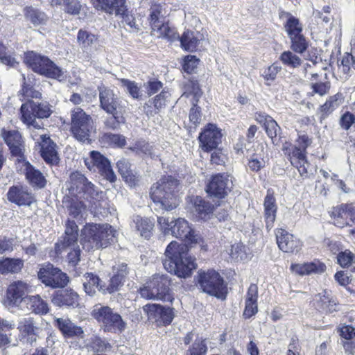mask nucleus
I'll return each instance as SVG.
<instances>
[{
    "label": "nucleus",
    "instance_id": "41",
    "mask_svg": "<svg viewBox=\"0 0 355 355\" xmlns=\"http://www.w3.org/2000/svg\"><path fill=\"white\" fill-rule=\"evenodd\" d=\"M343 101V96L341 93H337L336 94L329 97L326 102L320 107V112L322 114V116L325 118L332 113L340 105Z\"/></svg>",
    "mask_w": 355,
    "mask_h": 355
},
{
    "label": "nucleus",
    "instance_id": "1",
    "mask_svg": "<svg viewBox=\"0 0 355 355\" xmlns=\"http://www.w3.org/2000/svg\"><path fill=\"white\" fill-rule=\"evenodd\" d=\"M195 260L189 255L186 244L173 241L166 247L163 266L171 274L180 278H187L190 277L192 271L196 268Z\"/></svg>",
    "mask_w": 355,
    "mask_h": 355
},
{
    "label": "nucleus",
    "instance_id": "4",
    "mask_svg": "<svg viewBox=\"0 0 355 355\" xmlns=\"http://www.w3.org/2000/svg\"><path fill=\"white\" fill-rule=\"evenodd\" d=\"M116 233L109 224H87L83 230V248L90 250L105 248L113 242Z\"/></svg>",
    "mask_w": 355,
    "mask_h": 355
},
{
    "label": "nucleus",
    "instance_id": "21",
    "mask_svg": "<svg viewBox=\"0 0 355 355\" xmlns=\"http://www.w3.org/2000/svg\"><path fill=\"white\" fill-rule=\"evenodd\" d=\"M8 200L19 206H30L35 201L34 195L26 186L15 185L9 188Z\"/></svg>",
    "mask_w": 355,
    "mask_h": 355
},
{
    "label": "nucleus",
    "instance_id": "3",
    "mask_svg": "<svg viewBox=\"0 0 355 355\" xmlns=\"http://www.w3.org/2000/svg\"><path fill=\"white\" fill-rule=\"evenodd\" d=\"M178 181L171 176L161 178L151 187L150 197L155 210L170 211L178 205Z\"/></svg>",
    "mask_w": 355,
    "mask_h": 355
},
{
    "label": "nucleus",
    "instance_id": "50",
    "mask_svg": "<svg viewBox=\"0 0 355 355\" xmlns=\"http://www.w3.org/2000/svg\"><path fill=\"white\" fill-rule=\"evenodd\" d=\"M202 95L199 84L196 80H189L185 86V92L183 96L189 97L192 96L191 103L196 106Z\"/></svg>",
    "mask_w": 355,
    "mask_h": 355
},
{
    "label": "nucleus",
    "instance_id": "6",
    "mask_svg": "<svg viewBox=\"0 0 355 355\" xmlns=\"http://www.w3.org/2000/svg\"><path fill=\"white\" fill-rule=\"evenodd\" d=\"M64 233L63 241L55 244L56 252L67 251L69 263L76 266L80 261V250L78 244V227L75 221L67 220Z\"/></svg>",
    "mask_w": 355,
    "mask_h": 355
},
{
    "label": "nucleus",
    "instance_id": "60",
    "mask_svg": "<svg viewBox=\"0 0 355 355\" xmlns=\"http://www.w3.org/2000/svg\"><path fill=\"white\" fill-rule=\"evenodd\" d=\"M351 53L343 57L341 63L343 67H347L348 69L352 67L355 69V35L351 41Z\"/></svg>",
    "mask_w": 355,
    "mask_h": 355
},
{
    "label": "nucleus",
    "instance_id": "24",
    "mask_svg": "<svg viewBox=\"0 0 355 355\" xmlns=\"http://www.w3.org/2000/svg\"><path fill=\"white\" fill-rule=\"evenodd\" d=\"M276 238L277 245L283 252H297L301 248V241L283 229L277 230Z\"/></svg>",
    "mask_w": 355,
    "mask_h": 355
},
{
    "label": "nucleus",
    "instance_id": "22",
    "mask_svg": "<svg viewBox=\"0 0 355 355\" xmlns=\"http://www.w3.org/2000/svg\"><path fill=\"white\" fill-rule=\"evenodd\" d=\"M1 136L8 146L12 155L17 157L20 159L24 158V146L20 133L15 130L3 129Z\"/></svg>",
    "mask_w": 355,
    "mask_h": 355
},
{
    "label": "nucleus",
    "instance_id": "28",
    "mask_svg": "<svg viewBox=\"0 0 355 355\" xmlns=\"http://www.w3.org/2000/svg\"><path fill=\"white\" fill-rule=\"evenodd\" d=\"M28 291V285L22 281L12 283L8 288L7 297L13 305L24 303V297Z\"/></svg>",
    "mask_w": 355,
    "mask_h": 355
},
{
    "label": "nucleus",
    "instance_id": "61",
    "mask_svg": "<svg viewBox=\"0 0 355 355\" xmlns=\"http://www.w3.org/2000/svg\"><path fill=\"white\" fill-rule=\"evenodd\" d=\"M103 138L110 144L120 148L123 147L126 144L125 137L121 135L106 133Z\"/></svg>",
    "mask_w": 355,
    "mask_h": 355
},
{
    "label": "nucleus",
    "instance_id": "15",
    "mask_svg": "<svg viewBox=\"0 0 355 355\" xmlns=\"http://www.w3.org/2000/svg\"><path fill=\"white\" fill-rule=\"evenodd\" d=\"M85 164L89 171L99 172L110 182H114L116 180V178L111 168L110 162L100 153L92 151L89 157L85 159Z\"/></svg>",
    "mask_w": 355,
    "mask_h": 355
},
{
    "label": "nucleus",
    "instance_id": "49",
    "mask_svg": "<svg viewBox=\"0 0 355 355\" xmlns=\"http://www.w3.org/2000/svg\"><path fill=\"white\" fill-rule=\"evenodd\" d=\"M26 18L35 25L44 24L47 20L44 12L32 7H27L24 9Z\"/></svg>",
    "mask_w": 355,
    "mask_h": 355
},
{
    "label": "nucleus",
    "instance_id": "16",
    "mask_svg": "<svg viewBox=\"0 0 355 355\" xmlns=\"http://www.w3.org/2000/svg\"><path fill=\"white\" fill-rule=\"evenodd\" d=\"M331 216L335 225L339 227L345 226L354 227L350 230L352 234H355V205L353 204H342L333 207Z\"/></svg>",
    "mask_w": 355,
    "mask_h": 355
},
{
    "label": "nucleus",
    "instance_id": "57",
    "mask_svg": "<svg viewBox=\"0 0 355 355\" xmlns=\"http://www.w3.org/2000/svg\"><path fill=\"white\" fill-rule=\"evenodd\" d=\"M88 345L94 352H106L112 348L108 342L98 336L92 337Z\"/></svg>",
    "mask_w": 355,
    "mask_h": 355
},
{
    "label": "nucleus",
    "instance_id": "25",
    "mask_svg": "<svg viewBox=\"0 0 355 355\" xmlns=\"http://www.w3.org/2000/svg\"><path fill=\"white\" fill-rule=\"evenodd\" d=\"M101 107L107 113L114 114L116 112L118 101L114 91L107 87H98Z\"/></svg>",
    "mask_w": 355,
    "mask_h": 355
},
{
    "label": "nucleus",
    "instance_id": "43",
    "mask_svg": "<svg viewBox=\"0 0 355 355\" xmlns=\"http://www.w3.org/2000/svg\"><path fill=\"white\" fill-rule=\"evenodd\" d=\"M82 281L85 293L91 296L96 293V289L100 291V287L103 286L99 277L92 272L85 274Z\"/></svg>",
    "mask_w": 355,
    "mask_h": 355
},
{
    "label": "nucleus",
    "instance_id": "9",
    "mask_svg": "<svg viewBox=\"0 0 355 355\" xmlns=\"http://www.w3.org/2000/svg\"><path fill=\"white\" fill-rule=\"evenodd\" d=\"M71 131L78 141L89 143L91 133L94 131V122L80 107H75L71 111Z\"/></svg>",
    "mask_w": 355,
    "mask_h": 355
},
{
    "label": "nucleus",
    "instance_id": "54",
    "mask_svg": "<svg viewBox=\"0 0 355 355\" xmlns=\"http://www.w3.org/2000/svg\"><path fill=\"white\" fill-rule=\"evenodd\" d=\"M17 329L23 336H29L36 334L37 328L35 326L33 318H22L19 321Z\"/></svg>",
    "mask_w": 355,
    "mask_h": 355
},
{
    "label": "nucleus",
    "instance_id": "10",
    "mask_svg": "<svg viewBox=\"0 0 355 355\" xmlns=\"http://www.w3.org/2000/svg\"><path fill=\"white\" fill-rule=\"evenodd\" d=\"M25 62L33 71L60 81L64 78V71L56 66L49 58L35 52H28L25 56Z\"/></svg>",
    "mask_w": 355,
    "mask_h": 355
},
{
    "label": "nucleus",
    "instance_id": "59",
    "mask_svg": "<svg viewBox=\"0 0 355 355\" xmlns=\"http://www.w3.org/2000/svg\"><path fill=\"white\" fill-rule=\"evenodd\" d=\"M0 61L7 66L15 67L18 62L8 51L7 47L0 42Z\"/></svg>",
    "mask_w": 355,
    "mask_h": 355
},
{
    "label": "nucleus",
    "instance_id": "27",
    "mask_svg": "<svg viewBox=\"0 0 355 355\" xmlns=\"http://www.w3.org/2000/svg\"><path fill=\"white\" fill-rule=\"evenodd\" d=\"M53 325L60 331L64 338L81 337L83 334L82 328L67 318H55Z\"/></svg>",
    "mask_w": 355,
    "mask_h": 355
},
{
    "label": "nucleus",
    "instance_id": "23",
    "mask_svg": "<svg viewBox=\"0 0 355 355\" xmlns=\"http://www.w3.org/2000/svg\"><path fill=\"white\" fill-rule=\"evenodd\" d=\"M79 198L87 200L96 211L104 207L106 204L103 192L90 181L88 182Z\"/></svg>",
    "mask_w": 355,
    "mask_h": 355
},
{
    "label": "nucleus",
    "instance_id": "19",
    "mask_svg": "<svg viewBox=\"0 0 355 355\" xmlns=\"http://www.w3.org/2000/svg\"><path fill=\"white\" fill-rule=\"evenodd\" d=\"M148 319L153 320L157 326L169 325L175 316L173 309L153 304L146 305L144 308Z\"/></svg>",
    "mask_w": 355,
    "mask_h": 355
},
{
    "label": "nucleus",
    "instance_id": "12",
    "mask_svg": "<svg viewBox=\"0 0 355 355\" xmlns=\"http://www.w3.org/2000/svg\"><path fill=\"white\" fill-rule=\"evenodd\" d=\"M52 113L51 106L48 102H35L28 101L22 104L21 107V120L27 125H33L40 130L39 124L35 119L48 118ZM42 131H43L42 130Z\"/></svg>",
    "mask_w": 355,
    "mask_h": 355
},
{
    "label": "nucleus",
    "instance_id": "51",
    "mask_svg": "<svg viewBox=\"0 0 355 355\" xmlns=\"http://www.w3.org/2000/svg\"><path fill=\"white\" fill-rule=\"evenodd\" d=\"M128 149L137 155H146L151 157L154 156L153 146L143 139L136 141Z\"/></svg>",
    "mask_w": 355,
    "mask_h": 355
},
{
    "label": "nucleus",
    "instance_id": "30",
    "mask_svg": "<svg viewBox=\"0 0 355 355\" xmlns=\"http://www.w3.org/2000/svg\"><path fill=\"white\" fill-rule=\"evenodd\" d=\"M193 212L199 219L207 220L211 218L214 211V205L200 196L191 199Z\"/></svg>",
    "mask_w": 355,
    "mask_h": 355
},
{
    "label": "nucleus",
    "instance_id": "64",
    "mask_svg": "<svg viewBox=\"0 0 355 355\" xmlns=\"http://www.w3.org/2000/svg\"><path fill=\"white\" fill-rule=\"evenodd\" d=\"M207 349L205 340H196L187 355H206Z\"/></svg>",
    "mask_w": 355,
    "mask_h": 355
},
{
    "label": "nucleus",
    "instance_id": "5",
    "mask_svg": "<svg viewBox=\"0 0 355 355\" xmlns=\"http://www.w3.org/2000/svg\"><path fill=\"white\" fill-rule=\"evenodd\" d=\"M149 11L148 20L152 35L171 42L176 40L178 38V34L175 28L170 26L166 21L168 13L165 8V4L154 3L151 6Z\"/></svg>",
    "mask_w": 355,
    "mask_h": 355
},
{
    "label": "nucleus",
    "instance_id": "33",
    "mask_svg": "<svg viewBox=\"0 0 355 355\" xmlns=\"http://www.w3.org/2000/svg\"><path fill=\"white\" fill-rule=\"evenodd\" d=\"M78 295L73 290L64 289L57 291L52 297L53 304L62 306H76L78 304Z\"/></svg>",
    "mask_w": 355,
    "mask_h": 355
},
{
    "label": "nucleus",
    "instance_id": "35",
    "mask_svg": "<svg viewBox=\"0 0 355 355\" xmlns=\"http://www.w3.org/2000/svg\"><path fill=\"white\" fill-rule=\"evenodd\" d=\"M313 302L316 309L320 311L333 313L339 310L338 304L327 291L316 295Z\"/></svg>",
    "mask_w": 355,
    "mask_h": 355
},
{
    "label": "nucleus",
    "instance_id": "2",
    "mask_svg": "<svg viewBox=\"0 0 355 355\" xmlns=\"http://www.w3.org/2000/svg\"><path fill=\"white\" fill-rule=\"evenodd\" d=\"M157 223L165 235L171 234L175 238L186 241L190 245H199L202 250H207V244L204 239L196 233L186 219L178 218L170 220L169 218L159 216Z\"/></svg>",
    "mask_w": 355,
    "mask_h": 355
},
{
    "label": "nucleus",
    "instance_id": "31",
    "mask_svg": "<svg viewBox=\"0 0 355 355\" xmlns=\"http://www.w3.org/2000/svg\"><path fill=\"white\" fill-rule=\"evenodd\" d=\"M88 182V179L83 174L76 171L71 173L66 187L71 195L79 198Z\"/></svg>",
    "mask_w": 355,
    "mask_h": 355
},
{
    "label": "nucleus",
    "instance_id": "52",
    "mask_svg": "<svg viewBox=\"0 0 355 355\" xmlns=\"http://www.w3.org/2000/svg\"><path fill=\"white\" fill-rule=\"evenodd\" d=\"M121 86L125 89L127 93L135 99H139L141 97L142 93L141 87L135 81H132L125 78L118 79Z\"/></svg>",
    "mask_w": 355,
    "mask_h": 355
},
{
    "label": "nucleus",
    "instance_id": "26",
    "mask_svg": "<svg viewBox=\"0 0 355 355\" xmlns=\"http://www.w3.org/2000/svg\"><path fill=\"white\" fill-rule=\"evenodd\" d=\"M263 207L266 227L268 230H270L273 227L277 210L276 199L273 191L270 189L267 191V194L264 198Z\"/></svg>",
    "mask_w": 355,
    "mask_h": 355
},
{
    "label": "nucleus",
    "instance_id": "7",
    "mask_svg": "<svg viewBox=\"0 0 355 355\" xmlns=\"http://www.w3.org/2000/svg\"><path fill=\"white\" fill-rule=\"evenodd\" d=\"M92 315L105 332H121L125 328V322L121 315L108 306L96 304L93 307Z\"/></svg>",
    "mask_w": 355,
    "mask_h": 355
},
{
    "label": "nucleus",
    "instance_id": "13",
    "mask_svg": "<svg viewBox=\"0 0 355 355\" xmlns=\"http://www.w3.org/2000/svg\"><path fill=\"white\" fill-rule=\"evenodd\" d=\"M198 284L200 289L217 298L224 297L225 286L220 275L214 270H199L198 272Z\"/></svg>",
    "mask_w": 355,
    "mask_h": 355
},
{
    "label": "nucleus",
    "instance_id": "44",
    "mask_svg": "<svg viewBox=\"0 0 355 355\" xmlns=\"http://www.w3.org/2000/svg\"><path fill=\"white\" fill-rule=\"evenodd\" d=\"M283 15L286 17L284 28L288 37L302 33L303 26L299 19L288 12H284Z\"/></svg>",
    "mask_w": 355,
    "mask_h": 355
},
{
    "label": "nucleus",
    "instance_id": "53",
    "mask_svg": "<svg viewBox=\"0 0 355 355\" xmlns=\"http://www.w3.org/2000/svg\"><path fill=\"white\" fill-rule=\"evenodd\" d=\"M279 59L284 65L293 69L297 68L302 62V59L293 51H284Z\"/></svg>",
    "mask_w": 355,
    "mask_h": 355
},
{
    "label": "nucleus",
    "instance_id": "8",
    "mask_svg": "<svg viewBox=\"0 0 355 355\" xmlns=\"http://www.w3.org/2000/svg\"><path fill=\"white\" fill-rule=\"evenodd\" d=\"M298 142L300 147L291 144H285L282 150L284 154L288 156L291 164L295 167L300 175L303 178L308 177V168L309 163L306 157V149L310 145L311 141L306 135L300 136Z\"/></svg>",
    "mask_w": 355,
    "mask_h": 355
},
{
    "label": "nucleus",
    "instance_id": "11",
    "mask_svg": "<svg viewBox=\"0 0 355 355\" xmlns=\"http://www.w3.org/2000/svg\"><path fill=\"white\" fill-rule=\"evenodd\" d=\"M169 280L164 275H156L140 289L141 296L148 300L172 302L169 292Z\"/></svg>",
    "mask_w": 355,
    "mask_h": 355
},
{
    "label": "nucleus",
    "instance_id": "18",
    "mask_svg": "<svg viewBox=\"0 0 355 355\" xmlns=\"http://www.w3.org/2000/svg\"><path fill=\"white\" fill-rule=\"evenodd\" d=\"M198 139L204 151L212 150L221 142V130L215 124L208 123L200 132Z\"/></svg>",
    "mask_w": 355,
    "mask_h": 355
},
{
    "label": "nucleus",
    "instance_id": "62",
    "mask_svg": "<svg viewBox=\"0 0 355 355\" xmlns=\"http://www.w3.org/2000/svg\"><path fill=\"white\" fill-rule=\"evenodd\" d=\"M264 128L268 136L272 140V143H275L274 139L276 138L280 132V128L277 123L272 118L269 119V121L266 123Z\"/></svg>",
    "mask_w": 355,
    "mask_h": 355
},
{
    "label": "nucleus",
    "instance_id": "47",
    "mask_svg": "<svg viewBox=\"0 0 355 355\" xmlns=\"http://www.w3.org/2000/svg\"><path fill=\"white\" fill-rule=\"evenodd\" d=\"M337 262L342 268H349L355 272V254L349 250L338 253Z\"/></svg>",
    "mask_w": 355,
    "mask_h": 355
},
{
    "label": "nucleus",
    "instance_id": "42",
    "mask_svg": "<svg viewBox=\"0 0 355 355\" xmlns=\"http://www.w3.org/2000/svg\"><path fill=\"white\" fill-rule=\"evenodd\" d=\"M24 266V261L20 259L5 258L0 260V273H17Z\"/></svg>",
    "mask_w": 355,
    "mask_h": 355
},
{
    "label": "nucleus",
    "instance_id": "55",
    "mask_svg": "<svg viewBox=\"0 0 355 355\" xmlns=\"http://www.w3.org/2000/svg\"><path fill=\"white\" fill-rule=\"evenodd\" d=\"M291 49L295 53H303L308 48V42L302 33L289 37Z\"/></svg>",
    "mask_w": 355,
    "mask_h": 355
},
{
    "label": "nucleus",
    "instance_id": "56",
    "mask_svg": "<svg viewBox=\"0 0 355 355\" xmlns=\"http://www.w3.org/2000/svg\"><path fill=\"white\" fill-rule=\"evenodd\" d=\"M69 216L79 220L83 217V211L85 210V205L81 201L71 200L67 205Z\"/></svg>",
    "mask_w": 355,
    "mask_h": 355
},
{
    "label": "nucleus",
    "instance_id": "14",
    "mask_svg": "<svg viewBox=\"0 0 355 355\" xmlns=\"http://www.w3.org/2000/svg\"><path fill=\"white\" fill-rule=\"evenodd\" d=\"M37 276L44 284L51 288H62L69 282L67 274L51 263L43 265L38 271Z\"/></svg>",
    "mask_w": 355,
    "mask_h": 355
},
{
    "label": "nucleus",
    "instance_id": "45",
    "mask_svg": "<svg viewBox=\"0 0 355 355\" xmlns=\"http://www.w3.org/2000/svg\"><path fill=\"white\" fill-rule=\"evenodd\" d=\"M318 74L313 73L311 74V89L312 91V95L316 94L321 96H323L329 93L331 88V83L329 81H316Z\"/></svg>",
    "mask_w": 355,
    "mask_h": 355
},
{
    "label": "nucleus",
    "instance_id": "36",
    "mask_svg": "<svg viewBox=\"0 0 355 355\" xmlns=\"http://www.w3.org/2000/svg\"><path fill=\"white\" fill-rule=\"evenodd\" d=\"M41 156L44 160L49 164H57L59 161V157L56 150V144L50 137L46 138L40 145Z\"/></svg>",
    "mask_w": 355,
    "mask_h": 355
},
{
    "label": "nucleus",
    "instance_id": "40",
    "mask_svg": "<svg viewBox=\"0 0 355 355\" xmlns=\"http://www.w3.org/2000/svg\"><path fill=\"white\" fill-rule=\"evenodd\" d=\"M153 226V223L147 218L136 216L133 219L132 227L135 228L141 236L146 239L150 237Z\"/></svg>",
    "mask_w": 355,
    "mask_h": 355
},
{
    "label": "nucleus",
    "instance_id": "17",
    "mask_svg": "<svg viewBox=\"0 0 355 355\" xmlns=\"http://www.w3.org/2000/svg\"><path fill=\"white\" fill-rule=\"evenodd\" d=\"M233 185L232 177L227 173L213 175L207 186V192L218 198H223L230 191Z\"/></svg>",
    "mask_w": 355,
    "mask_h": 355
},
{
    "label": "nucleus",
    "instance_id": "58",
    "mask_svg": "<svg viewBox=\"0 0 355 355\" xmlns=\"http://www.w3.org/2000/svg\"><path fill=\"white\" fill-rule=\"evenodd\" d=\"M123 280L119 276L114 274L110 279L109 285L107 287L104 286H101L100 291L103 294L113 293L119 290V287L122 285Z\"/></svg>",
    "mask_w": 355,
    "mask_h": 355
},
{
    "label": "nucleus",
    "instance_id": "48",
    "mask_svg": "<svg viewBox=\"0 0 355 355\" xmlns=\"http://www.w3.org/2000/svg\"><path fill=\"white\" fill-rule=\"evenodd\" d=\"M96 40V36L87 31L81 29L78 33L77 41L79 46L84 51H89Z\"/></svg>",
    "mask_w": 355,
    "mask_h": 355
},
{
    "label": "nucleus",
    "instance_id": "20",
    "mask_svg": "<svg viewBox=\"0 0 355 355\" xmlns=\"http://www.w3.org/2000/svg\"><path fill=\"white\" fill-rule=\"evenodd\" d=\"M17 168L20 173L25 175L28 183L33 187L44 188L46 184V180L43 174L24 158L18 159Z\"/></svg>",
    "mask_w": 355,
    "mask_h": 355
},
{
    "label": "nucleus",
    "instance_id": "34",
    "mask_svg": "<svg viewBox=\"0 0 355 355\" xmlns=\"http://www.w3.org/2000/svg\"><path fill=\"white\" fill-rule=\"evenodd\" d=\"M170 94L166 91H162L159 94L149 100L144 106L147 116H154L160 112L166 105V102L169 98Z\"/></svg>",
    "mask_w": 355,
    "mask_h": 355
},
{
    "label": "nucleus",
    "instance_id": "38",
    "mask_svg": "<svg viewBox=\"0 0 355 355\" xmlns=\"http://www.w3.org/2000/svg\"><path fill=\"white\" fill-rule=\"evenodd\" d=\"M257 286L255 284H251L248 288L245 299V307L243 312V316L245 318H250L257 313Z\"/></svg>",
    "mask_w": 355,
    "mask_h": 355
},
{
    "label": "nucleus",
    "instance_id": "29",
    "mask_svg": "<svg viewBox=\"0 0 355 355\" xmlns=\"http://www.w3.org/2000/svg\"><path fill=\"white\" fill-rule=\"evenodd\" d=\"M94 8L109 14L119 15L125 11V0H91Z\"/></svg>",
    "mask_w": 355,
    "mask_h": 355
},
{
    "label": "nucleus",
    "instance_id": "63",
    "mask_svg": "<svg viewBox=\"0 0 355 355\" xmlns=\"http://www.w3.org/2000/svg\"><path fill=\"white\" fill-rule=\"evenodd\" d=\"M231 257L236 260H245L247 259V254L245 250V247L241 243H236L232 245Z\"/></svg>",
    "mask_w": 355,
    "mask_h": 355
},
{
    "label": "nucleus",
    "instance_id": "39",
    "mask_svg": "<svg viewBox=\"0 0 355 355\" xmlns=\"http://www.w3.org/2000/svg\"><path fill=\"white\" fill-rule=\"evenodd\" d=\"M180 40L181 46L186 51H194L197 50L201 39L199 38V33H196L193 31H184L182 35L177 40Z\"/></svg>",
    "mask_w": 355,
    "mask_h": 355
},
{
    "label": "nucleus",
    "instance_id": "46",
    "mask_svg": "<svg viewBox=\"0 0 355 355\" xmlns=\"http://www.w3.org/2000/svg\"><path fill=\"white\" fill-rule=\"evenodd\" d=\"M116 166L119 173L121 175L125 181L131 187L135 185V177L130 170V164L129 162L125 159H121L117 162Z\"/></svg>",
    "mask_w": 355,
    "mask_h": 355
},
{
    "label": "nucleus",
    "instance_id": "37",
    "mask_svg": "<svg viewBox=\"0 0 355 355\" xmlns=\"http://www.w3.org/2000/svg\"><path fill=\"white\" fill-rule=\"evenodd\" d=\"M24 304L26 305L28 310L38 315H45L49 311L48 303L39 295L26 296Z\"/></svg>",
    "mask_w": 355,
    "mask_h": 355
},
{
    "label": "nucleus",
    "instance_id": "32",
    "mask_svg": "<svg viewBox=\"0 0 355 355\" xmlns=\"http://www.w3.org/2000/svg\"><path fill=\"white\" fill-rule=\"evenodd\" d=\"M291 269L293 272L300 275H309L324 272L326 270V266L323 263L315 260L312 262L292 264Z\"/></svg>",
    "mask_w": 355,
    "mask_h": 355
}]
</instances>
